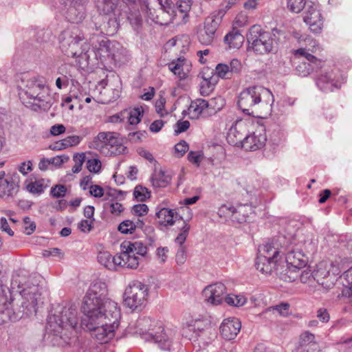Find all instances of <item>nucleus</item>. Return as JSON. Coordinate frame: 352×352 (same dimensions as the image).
<instances>
[{
	"label": "nucleus",
	"instance_id": "nucleus-1",
	"mask_svg": "<svg viewBox=\"0 0 352 352\" xmlns=\"http://www.w3.org/2000/svg\"><path fill=\"white\" fill-rule=\"evenodd\" d=\"M43 281L41 275L30 274L25 269L13 272L10 288L0 285V324L7 320L16 321L23 316L29 317L36 313Z\"/></svg>",
	"mask_w": 352,
	"mask_h": 352
},
{
	"label": "nucleus",
	"instance_id": "nucleus-2",
	"mask_svg": "<svg viewBox=\"0 0 352 352\" xmlns=\"http://www.w3.org/2000/svg\"><path fill=\"white\" fill-rule=\"evenodd\" d=\"M107 285L104 282L93 283L83 298L81 325L91 332L100 343H107L115 335L121 317L118 303L106 297Z\"/></svg>",
	"mask_w": 352,
	"mask_h": 352
},
{
	"label": "nucleus",
	"instance_id": "nucleus-3",
	"mask_svg": "<svg viewBox=\"0 0 352 352\" xmlns=\"http://www.w3.org/2000/svg\"><path fill=\"white\" fill-rule=\"evenodd\" d=\"M17 88L23 104L47 110L53 103L50 89L42 76L24 73L17 81Z\"/></svg>",
	"mask_w": 352,
	"mask_h": 352
},
{
	"label": "nucleus",
	"instance_id": "nucleus-4",
	"mask_svg": "<svg viewBox=\"0 0 352 352\" xmlns=\"http://www.w3.org/2000/svg\"><path fill=\"white\" fill-rule=\"evenodd\" d=\"M273 102L274 96L269 89L253 86L241 92L237 104L245 115L263 118L270 113Z\"/></svg>",
	"mask_w": 352,
	"mask_h": 352
},
{
	"label": "nucleus",
	"instance_id": "nucleus-5",
	"mask_svg": "<svg viewBox=\"0 0 352 352\" xmlns=\"http://www.w3.org/2000/svg\"><path fill=\"white\" fill-rule=\"evenodd\" d=\"M84 39V35L77 27L68 28L59 36L60 48L66 56L78 58L79 64H82V60L87 61L90 56L87 45L82 43Z\"/></svg>",
	"mask_w": 352,
	"mask_h": 352
},
{
	"label": "nucleus",
	"instance_id": "nucleus-6",
	"mask_svg": "<svg viewBox=\"0 0 352 352\" xmlns=\"http://www.w3.org/2000/svg\"><path fill=\"white\" fill-rule=\"evenodd\" d=\"M59 310L48 316L46 328L55 335H60L63 330L74 329L78 324L77 310L74 305L58 306Z\"/></svg>",
	"mask_w": 352,
	"mask_h": 352
},
{
	"label": "nucleus",
	"instance_id": "nucleus-7",
	"mask_svg": "<svg viewBox=\"0 0 352 352\" xmlns=\"http://www.w3.org/2000/svg\"><path fill=\"white\" fill-rule=\"evenodd\" d=\"M59 310L48 316L46 328L55 335H60L63 330L74 329L78 324L77 310L74 305L58 306Z\"/></svg>",
	"mask_w": 352,
	"mask_h": 352
},
{
	"label": "nucleus",
	"instance_id": "nucleus-8",
	"mask_svg": "<svg viewBox=\"0 0 352 352\" xmlns=\"http://www.w3.org/2000/svg\"><path fill=\"white\" fill-rule=\"evenodd\" d=\"M90 147L98 150L105 156L123 154L127 150L118 139V133L114 132H100Z\"/></svg>",
	"mask_w": 352,
	"mask_h": 352
},
{
	"label": "nucleus",
	"instance_id": "nucleus-9",
	"mask_svg": "<svg viewBox=\"0 0 352 352\" xmlns=\"http://www.w3.org/2000/svg\"><path fill=\"white\" fill-rule=\"evenodd\" d=\"M274 29L272 32L263 31L260 25H254L250 29L247 40L250 47L257 54H264L272 51L276 43Z\"/></svg>",
	"mask_w": 352,
	"mask_h": 352
},
{
	"label": "nucleus",
	"instance_id": "nucleus-10",
	"mask_svg": "<svg viewBox=\"0 0 352 352\" xmlns=\"http://www.w3.org/2000/svg\"><path fill=\"white\" fill-rule=\"evenodd\" d=\"M91 51L97 59L103 61L106 58L116 60L120 44L116 41H111L100 34H92L89 38Z\"/></svg>",
	"mask_w": 352,
	"mask_h": 352
},
{
	"label": "nucleus",
	"instance_id": "nucleus-11",
	"mask_svg": "<svg viewBox=\"0 0 352 352\" xmlns=\"http://www.w3.org/2000/svg\"><path fill=\"white\" fill-rule=\"evenodd\" d=\"M89 0H60L56 9L71 23H80L85 18Z\"/></svg>",
	"mask_w": 352,
	"mask_h": 352
},
{
	"label": "nucleus",
	"instance_id": "nucleus-12",
	"mask_svg": "<svg viewBox=\"0 0 352 352\" xmlns=\"http://www.w3.org/2000/svg\"><path fill=\"white\" fill-rule=\"evenodd\" d=\"M124 1V0H96V6L100 14L105 15H111L113 19L109 20V23H112L113 31L119 26L120 17L123 14H126V7L128 3L135 6L131 3Z\"/></svg>",
	"mask_w": 352,
	"mask_h": 352
},
{
	"label": "nucleus",
	"instance_id": "nucleus-13",
	"mask_svg": "<svg viewBox=\"0 0 352 352\" xmlns=\"http://www.w3.org/2000/svg\"><path fill=\"white\" fill-rule=\"evenodd\" d=\"M148 286L140 281L134 280L129 284L124 293V304L132 310L142 307L148 296Z\"/></svg>",
	"mask_w": 352,
	"mask_h": 352
},
{
	"label": "nucleus",
	"instance_id": "nucleus-14",
	"mask_svg": "<svg viewBox=\"0 0 352 352\" xmlns=\"http://www.w3.org/2000/svg\"><path fill=\"white\" fill-rule=\"evenodd\" d=\"M287 269L281 278L285 281L293 282L298 276V272L307 263V258L300 251H290L285 253Z\"/></svg>",
	"mask_w": 352,
	"mask_h": 352
},
{
	"label": "nucleus",
	"instance_id": "nucleus-15",
	"mask_svg": "<svg viewBox=\"0 0 352 352\" xmlns=\"http://www.w3.org/2000/svg\"><path fill=\"white\" fill-rule=\"evenodd\" d=\"M140 333L143 339L147 342H153L162 351H171L175 349L177 343L173 342L176 332L172 329H164L160 332L144 331L140 329Z\"/></svg>",
	"mask_w": 352,
	"mask_h": 352
},
{
	"label": "nucleus",
	"instance_id": "nucleus-16",
	"mask_svg": "<svg viewBox=\"0 0 352 352\" xmlns=\"http://www.w3.org/2000/svg\"><path fill=\"white\" fill-rule=\"evenodd\" d=\"M222 21V16L212 14L208 16L204 23L203 28L197 32V38L199 43L204 45H210L216 40L217 30Z\"/></svg>",
	"mask_w": 352,
	"mask_h": 352
},
{
	"label": "nucleus",
	"instance_id": "nucleus-17",
	"mask_svg": "<svg viewBox=\"0 0 352 352\" xmlns=\"http://www.w3.org/2000/svg\"><path fill=\"white\" fill-rule=\"evenodd\" d=\"M296 70L301 76H307L313 74L311 63L320 64V59L308 53L305 49L300 48L294 52Z\"/></svg>",
	"mask_w": 352,
	"mask_h": 352
},
{
	"label": "nucleus",
	"instance_id": "nucleus-18",
	"mask_svg": "<svg viewBox=\"0 0 352 352\" xmlns=\"http://www.w3.org/2000/svg\"><path fill=\"white\" fill-rule=\"evenodd\" d=\"M123 253H128L130 257L126 260V267L136 269L140 263V256H145L147 254V246L144 243H129L127 246L121 245Z\"/></svg>",
	"mask_w": 352,
	"mask_h": 352
},
{
	"label": "nucleus",
	"instance_id": "nucleus-19",
	"mask_svg": "<svg viewBox=\"0 0 352 352\" xmlns=\"http://www.w3.org/2000/svg\"><path fill=\"white\" fill-rule=\"evenodd\" d=\"M128 253H123L121 249L120 254L112 256L111 254L107 251H100L98 254V261L104 267L109 270H117L118 267H126V260H127L130 255H126Z\"/></svg>",
	"mask_w": 352,
	"mask_h": 352
},
{
	"label": "nucleus",
	"instance_id": "nucleus-20",
	"mask_svg": "<svg viewBox=\"0 0 352 352\" xmlns=\"http://www.w3.org/2000/svg\"><path fill=\"white\" fill-rule=\"evenodd\" d=\"M247 133V124L241 120L236 121L229 129L227 141L230 145L242 147Z\"/></svg>",
	"mask_w": 352,
	"mask_h": 352
},
{
	"label": "nucleus",
	"instance_id": "nucleus-21",
	"mask_svg": "<svg viewBox=\"0 0 352 352\" xmlns=\"http://www.w3.org/2000/svg\"><path fill=\"white\" fill-rule=\"evenodd\" d=\"M226 286L221 283H217L207 286L202 292L205 300L212 305H220L225 299Z\"/></svg>",
	"mask_w": 352,
	"mask_h": 352
},
{
	"label": "nucleus",
	"instance_id": "nucleus-22",
	"mask_svg": "<svg viewBox=\"0 0 352 352\" xmlns=\"http://www.w3.org/2000/svg\"><path fill=\"white\" fill-rule=\"evenodd\" d=\"M266 141L265 130L260 127L249 135L247 133L242 147L246 151H257L264 147Z\"/></svg>",
	"mask_w": 352,
	"mask_h": 352
},
{
	"label": "nucleus",
	"instance_id": "nucleus-23",
	"mask_svg": "<svg viewBox=\"0 0 352 352\" xmlns=\"http://www.w3.org/2000/svg\"><path fill=\"white\" fill-rule=\"evenodd\" d=\"M19 183L20 177L16 173L4 177L0 181V197L4 199L13 197L19 191Z\"/></svg>",
	"mask_w": 352,
	"mask_h": 352
},
{
	"label": "nucleus",
	"instance_id": "nucleus-24",
	"mask_svg": "<svg viewBox=\"0 0 352 352\" xmlns=\"http://www.w3.org/2000/svg\"><path fill=\"white\" fill-rule=\"evenodd\" d=\"M315 82L318 88L323 92L333 91L334 89L338 88L335 74L329 69L319 73L315 78Z\"/></svg>",
	"mask_w": 352,
	"mask_h": 352
},
{
	"label": "nucleus",
	"instance_id": "nucleus-25",
	"mask_svg": "<svg viewBox=\"0 0 352 352\" xmlns=\"http://www.w3.org/2000/svg\"><path fill=\"white\" fill-rule=\"evenodd\" d=\"M242 67L241 61L234 58L228 64H218L216 66L215 72L217 75L223 79H231L234 75L240 74Z\"/></svg>",
	"mask_w": 352,
	"mask_h": 352
},
{
	"label": "nucleus",
	"instance_id": "nucleus-26",
	"mask_svg": "<svg viewBox=\"0 0 352 352\" xmlns=\"http://www.w3.org/2000/svg\"><path fill=\"white\" fill-rule=\"evenodd\" d=\"M241 328V324L236 318L225 319L220 326L221 336L227 340H234Z\"/></svg>",
	"mask_w": 352,
	"mask_h": 352
},
{
	"label": "nucleus",
	"instance_id": "nucleus-27",
	"mask_svg": "<svg viewBox=\"0 0 352 352\" xmlns=\"http://www.w3.org/2000/svg\"><path fill=\"white\" fill-rule=\"evenodd\" d=\"M208 327L209 324L206 320H196L192 321L191 324L183 329L182 336L188 337L189 340H192L201 337L208 330Z\"/></svg>",
	"mask_w": 352,
	"mask_h": 352
},
{
	"label": "nucleus",
	"instance_id": "nucleus-28",
	"mask_svg": "<svg viewBox=\"0 0 352 352\" xmlns=\"http://www.w3.org/2000/svg\"><path fill=\"white\" fill-rule=\"evenodd\" d=\"M207 105L206 100L202 98H198L192 101L188 109L189 118L195 120L198 119L201 116H210Z\"/></svg>",
	"mask_w": 352,
	"mask_h": 352
},
{
	"label": "nucleus",
	"instance_id": "nucleus-29",
	"mask_svg": "<svg viewBox=\"0 0 352 352\" xmlns=\"http://www.w3.org/2000/svg\"><path fill=\"white\" fill-rule=\"evenodd\" d=\"M280 243H262L258 248V254L270 256V259L277 261L280 255H285V252L279 248Z\"/></svg>",
	"mask_w": 352,
	"mask_h": 352
},
{
	"label": "nucleus",
	"instance_id": "nucleus-30",
	"mask_svg": "<svg viewBox=\"0 0 352 352\" xmlns=\"http://www.w3.org/2000/svg\"><path fill=\"white\" fill-rule=\"evenodd\" d=\"M276 262V261L270 259V256L266 257L258 254L255 261V267L261 273L270 274L275 269Z\"/></svg>",
	"mask_w": 352,
	"mask_h": 352
},
{
	"label": "nucleus",
	"instance_id": "nucleus-31",
	"mask_svg": "<svg viewBox=\"0 0 352 352\" xmlns=\"http://www.w3.org/2000/svg\"><path fill=\"white\" fill-rule=\"evenodd\" d=\"M130 6L128 5L126 7V14H123L122 16L120 17V20L126 18L131 25L133 29L135 31H138L142 25V19L140 11L138 8L133 7L131 8Z\"/></svg>",
	"mask_w": 352,
	"mask_h": 352
},
{
	"label": "nucleus",
	"instance_id": "nucleus-32",
	"mask_svg": "<svg viewBox=\"0 0 352 352\" xmlns=\"http://www.w3.org/2000/svg\"><path fill=\"white\" fill-rule=\"evenodd\" d=\"M223 41L229 48L239 49L243 43L244 37L239 30L234 28L225 36Z\"/></svg>",
	"mask_w": 352,
	"mask_h": 352
},
{
	"label": "nucleus",
	"instance_id": "nucleus-33",
	"mask_svg": "<svg viewBox=\"0 0 352 352\" xmlns=\"http://www.w3.org/2000/svg\"><path fill=\"white\" fill-rule=\"evenodd\" d=\"M50 181L45 179H36L34 182H25V189L33 195H41L48 187Z\"/></svg>",
	"mask_w": 352,
	"mask_h": 352
},
{
	"label": "nucleus",
	"instance_id": "nucleus-34",
	"mask_svg": "<svg viewBox=\"0 0 352 352\" xmlns=\"http://www.w3.org/2000/svg\"><path fill=\"white\" fill-rule=\"evenodd\" d=\"M304 16L303 21H317L320 19H322L321 13L318 9V5L314 3L312 1H309L307 3V6L304 8Z\"/></svg>",
	"mask_w": 352,
	"mask_h": 352
},
{
	"label": "nucleus",
	"instance_id": "nucleus-35",
	"mask_svg": "<svg viewBox=\"0 0 352 352\" xmlns=\"http://www.w3.org/2000/svg\"><path fill=\"white\" fill-rule=\"evenodd\" d=\"M151 181L154 187L164 188L170 183L171 177L162 170H155L151 178Z\"/></svg>",
	"mask_w": 352,
	"mask_h": 352
},
{
	"label": "nucleus",
	"instance_id": "nucleus-36",
	"mask_svg": "<svg viewBox=\"0 0 352 352\" xmlns=\"http://www.w3.org/2000/svg\"><path fill=\"white\" fill-rule=\"evenodd\" d=\"M155 215L158 219L159 224L161 226H172L175 222L173 210L164 208L157 212Z\"/></svg>",
	"mask_w": 352,
	"mask_h": 352
},
{
	"label": "nucleus",
	"instance_id": "nucleus-37",
	"mask_svg": "<svg viewBox=\"0 0 352 352\" xmlns=\"http://www.w3.org/2000/svg\"><path fill=\"white\" fill-rule=\"evenodd\" d=\"M344 289L342 295L349 298H352V267L344 272L341 276Z\"/></svg>",
	"mask_w": 352,
	"mask_h": 352
},
{
	"label": "nucleus",
	"instance_id": "nucleus-38",
	"mask_svg": "<svg viewBox=\"0 0 352 352\" xmlns=\"http://www.w3.org/2000/svg\"><path fill=\"white\" fill-rule=\"evenodd\" d=\"M143 116V110L142 108H134L131 110H127V113L124 114V120H127V122L130 125H136L140 120Z\"/></svg>",
	"mask_w": 352,
	"mask_h": 352
},
{
	"label": "nucleus",
	"instance_id": "nucleus-39",
	"mask_svg": "<svg viewBox=\"0 0 352 352\" xmlns=\"http://www.w3.org/2000/svg\"><path fill=\"white\" fill-rule=\"evenodd\" d=\"M217 83L216 78L211 76L209 78L204 77L200 83V93L202 96L209 95Z\"/></svg>",
	"mask_w": 352,
	"mask_h": 352
},
{
	"label": "nucleus",
	"instance_id": "nucleus-40",
	"mask_svg": "<svg viewBox=\"0 0 352 352\" xmlns=\"http://www.w3.org/2000/svg\"><path fill=\"white\" fill-rule=\"evenodd\" d=\"M206 102L210 116L219 111L225 104L224 100L220 96L206 100Z\"/></svg>",
	"mask_w": 352,
	"mask_h": 352
},
{
	"label": "nucleus",
	"instance_id": "nucleus-41",
	"mask_svg": "<svg viewBox=\"0 0 352 352\" xmlns=\"http://www.w3.org/2000/svg\"><path fill=\"white\" fill-rule=\"evenodd\" d=\"M184 60V58L182 59L179 58L177 60H173L168 64L169 69L173 72L174 74L177 75L181 79L186 77V74L183 72Z\"/></svg>",
	"mask_w": 352,
	"mask_h": 352
},
{
	"label": "nucleus",
	"instance_id": "nucleus-42",
	"mask_svg": "<svg viewBox=\"0 0 352 352\" xmlns=\"http://www.w3.org/2000/svg\"><path fill=\"white\" fill-rule=\"evenodd\" d=\"M308 2L307 0H287V7L294 13H300Z\"/></svg>",
	"mask_w": 352,
	"mask_h": 352
},
{
	"label": "nucleus",
	"instance_id": "nucleus-43",
	"mask_svg": "<svg viewBox=\"0 0 352 352\" xmlns=\"http://www.w3.org/2000/svg\"><path fill=\"white\" fill-rule=\"evenodd\" d=\"M290 305L288 302H281L275 306L270 307L266 309L265 312L278 313L281 316H286L289 314Z\"/></svg>",
	"mask_w": 352,
	"mask_h": 352
},
{
	"label": "nucleus",
	"instance_id": "nucleus-44",
	"mask_svg": "<svg viewBox=\"0 0 352 352\" xmlns=\"http://www.w3.org/2000/svg\"><path fill=\"white\" fill-rule=\"evenodd\" d=\"M104 208L113 215H119L123 210L122 205L115 200H109L104 204Z\"/></svg>",
	"mask_w": 352,
	"mask_h": 352
},
{
	"label": "nucleus",
	"instance_id": "nucleus-45",
	"mask_svg": "<svg viewBox=\"0 0 352 352\" xmlns=\"http://www.w3.org/2000/svg\"><path fill=\"white\" fill-rule=\"evenodd\" d=\"M328 276H329V272L322 269H318L314 271L313 279L324 287H329L330 285H327V283L324 280V279Z\"/></svg>",
	"mask_w": 352,
	"mask_h": 352
},
{
	"label": "nucleus",
	"instance_id": "nucleus-46",
	"mask_svg": "<svg viewBox=\"0 0 352 352\" xmlns=\"http://www.w3.org/2000/svg\"><path fill=\"white\" fill-rule=\"evenodd\" d=\"M225 301L229 305L241 307L246 302V298L242 295H228L225 297Z\"/></svg>",
	"mask_w": 352,
	"mask_h": 352
},
{
	"label": "nucleus",
	"instance_id": "nucleus-47",
	"mask_svg": "<svg viewBox=\"0 0 352 352\" xmlns=\"http://www.w3.org/2000/svg\"><path fill=\"white\" fill-rule=\"evenodd\" d=\"M135 198L139 201H144L150 197V192L147 188L142 186H137L133 192Z\"/></svg>",
	"mask_w": 352,
	"mask_h": 352
},
{
	"label": "nucleus",
	"instance_id": "nucleus-48",
	"mask_svg": "<svg viewBox=\"0 0 352 352\" xmlns=\"http://www.w3.org/2000/svg\"><path fill=\"white\" fill-rule=\"evenodd\" d=\"M118 230L122 234H131L135 230V226L133 221L125 220L120 223Z\"/></svg>",
	"mask_w": 352,
	"mask_h": 352
},
{
	"label": "nucleus",
	"instance_id": "nucleus-49",
	"mask_svg": "<svg viewBox=\"0 0 352 352\" xmlns=\"http://www.w3.org/2000/svg\"><path fill=\"white\" fill-rule=\"evenodd\" d=\"M67 192V188L63 184H56L52 187L50 195L55 198H60L65 197Z\"/></svg>",
	"mask_w": 352,
	"mask_h": 352
},
{
	"label": "nucleus",
	"instance_id": "nucleus-50",
	"mask_svg": "<svg viewBox=\"0 0 352 352\" xmlns=\"http://www.w3.org/2000/svg\"><path fill=\"white\" fill-rule=\"evenodd\" d=\"M85 155L84 153H78L74 156V166L72 167V172L78 173L81 170L82 166L85 162Z\"/></svg>",
	"mask_w": 352,
	"mask_h": 352
},
{
	"label": "nucleus",
	"instance_id": "nucleus-51",
	"mask_svg": "<svg viewBox=\"0 0 352 352\" xmlns=\"http://www.w3.org/2000/svg\"><path fill=\"white\" fill-rule=\"evenodd\" d=\"M191 6L190 0H178L176 2L177 10L179 12L185 14V15L190 11Z\"/></svg>",
	"mask_w": 352,
	"mask_h": 352
},
{
	"label": "nucleus",
	"instance_id": "nucleus-52",
	"mask_svg": "<svg viewBox=\"0 0 352 352\" xmlns=\"http://www.w3.org/2000/svg\"><path fill=\"white\" fill-rule=\"evenodd\" d=\"M146 132L145 131H139L135 132H131L128 134L127 139L129 141L135 143L141 142L143 138H146Z\"/></svg>",
	"mask_w": 352,
	"mask_h": 352
},
{
	"label": "nucleus",
	"instance_id": "nucleus-53",
	"mask_svg": "<svg viewBox=\"0 0 352 352\" xmlns=\"http://www.w3.org/2000/svg\"><path fill=\"white\" fill-rule=\"evenodd\" d=\"M307 25H309L311 31L314 34H319L322 31L323 26L322 19L317 20V21H305Z\"/></svg>",
	"mask_w": 352,
	"mask_h": 352
},
{
	"label": "nucleus",
	"instance_id": "nucleus-54",
	"mask_svg": "<svg viewBox=\"0 0 352 352\" xmlns=\"http://www.w3.org/2000/svg\"><path fill=\"white\" fill-rule=\"evenodd\" d=\"M187 258V254L185 248L183 246V243H180L179 248L177 252L175 259L176 262L179 265H182L185 263Z\"/></svg>",
	"mask_w": 352,
	"mask_h": 352
},
{
	"label": "nucleus",
	"instance_id": "nucleus-55",
	"mask_svg": "<svg viewBox=\"0 0 352 352\" xmlns=\"http://www.w3.org/2000/svg\"><path fill=\"white\" fill-rule=\"evenodd\" d=\"M315 336L309 331H305L300 336V344L301 346L307 345L314 342Z\"/></svg>",
	"mask_w": 352,
	"mask_h": 352
},
{
	"label": "nucleus",
	"instance_id": "nucleus-56",
	"mask_svg": "<svg viewBox=\"0 0 352 352\" xmlns=\"http://www.w3.org/2000/svg\"><path fill=\"white\" fill-rule=\"evenodd\" d=\"M179 221L182 223L183 226L181 232L178 234L175 241L176 242H184L188 234L190 226H188L182 219L179 220Z\"/></svg>",
	"mask_w": 352,
	"mask_h": 352
},
{
	"label": "nucleus",
	"instance_id": "nucleus-57",
	"mask_svg": "<svg viewBox=\"0 0 352 352\" xmlns=\"http://www.w3.org/2000/svg\"><path fill=\"white\" fill-rule=\"evenodd\" d=\"M87 169L92 173H98L101 168V162L97 159L89 160L87 163Z\"/></svg>",
	"mask_w": 352,
	"mask_h": 352
},
{
	"label": "nucleus",
	"instance_id": "nucleus-58",
	"mask_svg": "<svg viewBox=\"0 0 352 352\" xmlns=\"http://www.w3.org/2000/svg\"><path fill=\"white\" fill-rule=\"evenodd\" d=\"M148 211V208L144 204H136L132 208L133 213L140 217L146 214Z\"/></svg>",
	"mask_w": 352,
	"mask_h": 352
},
{
	"label": "nucleus",
	"instance_id": "nucleus-59",
	"mask_svg": "<svg viewBox=\"0 0 352 352\" xmlns=\"http://www.w3.org/2000/svg\"><path fill=\"white\" fill-rule=\"evenodd\" d=\"M69 80H71L72 84H74L73 79H70L69 77L66 75H63L62 76L56 78V86L59 89H61L63 87H67L69 85Z\"/></svg>",
	"mask_w": 352,
	"mask_h": 352
},
{
	"label": "nucleus",
	"instance_id": "nucleus-60",
	"mask_svg": "<svg viewBox=\"0 0 352 352\" xmlns=\"http://www.w3.org/2000/svg\"><path fill=\"white\" fill-rule=\"evenodd\" d=\"M81 138L78 135H71L63 139L65 146L66 148L74 146L78 144L81 141Z\"/></svg>",
	"mask_w": 352,
	"mask_h": 352
},
{
	"label": "nucleus",
	"instance_id": "nucleus-61",
	"mask_svg": "<svg viewBox=\"0 0 352 352\" xmlns=\"http://www.w3.org/2000/svg\"><path fill=\"white\" fill-rule=\"evenodd\" d=\"M43 256L45 257L54 256L61 258L63 256L62 250L57 248H50L43 251Z\"/></svg>",
	"mask_w": 352,
	"mask_h": 352
},
{
	"label": "nucleus",
	"instance_id": "nucleus-62",
	"mask_svg": "<svg viewBox=\"0 0 352 352\" xmlns=\"http://www.w3.org/2000/svg\"><path fill=\"white\" fill-rule=\"evenodd\" d=\"M188 149V144L184 140L180 141L175 146V151L179 157L183 156Z\"/></svg>",
	"mask_w": 352,
	"mask_h": 352
},
{
	"label": "nucleus",
	"instance_id": "nucleus-63",
	"mask_svg": "<svg viewBox=\"0 0 352 352\" xmlns=\"http://www.w3.org/2000/svg\"><path fill=\"white\" fill-rule=\"evenodd\" d=\"M127 113V109H124L120 111L118 113L109 116L108 118V121L111 123H120L124 122V114Z\"/></svg>",
	"mask_w": 352,
	"mask_h": 352
},
{
	"label": "nucleus",
	"instance_id": "nucleus-64",
	"mask_svg": "<svg viewBox=\"0 0 352 352\" xmlns=\"http://www.w3.org/2000/svg\"><path fill=\"white\" fill-rule=\"evenodd\" d=\"M89 189V193L95 197L99 198L104 195V189L98 185H91Z\"/></svg>",
	"mask_w": 352,
	"mask_h": 352
}]
</instances>
